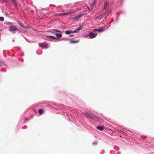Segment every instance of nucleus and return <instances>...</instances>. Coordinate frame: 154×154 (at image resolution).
Returning <instances> with one entry per match:
<instances>
[{"label":"nucleus","instance_id":"1","mask_svg":"<svg viewBox=\"0 0 154 154\" xmlns=\"http://www.w3.org/2000/svg\"><path fill=\"white\" fill-rule=\"evenodd\" d=\"M86 117L88 119H91V120H94L96 121H98L99 119V117L95 115L92 116L89 113L87 114Z\"/></svg>","mask_w":154,"mask_h":154},{"label":"nucleus","instance_id":"2","mask_svg":"<svg viewBox=\"0 0 154 154\" xmlns=\"http://www.w3.org/2000/svg\"><path fill=\"white\" fill-rule=\"evenodd\" d=\"M84 13H80L79 14L77 15L75 17L73 18V20H77L79 19L82 16L84 15Z\"/></svg>","mask_w":154,"mask_h":154},{"label":"nucleus","instance_id":"3","mask_svg":"<svg viewBox=\"0 0 154 154\" xmlns=\"http://www.w3.org/2000/svg\"><path fill=\"white\" fill-rule=\"evenodd\" d=\"M97 34V33L96 34L93 32H91L89 33L88 35L90 38H93L96 36Z\"/></svg>","mask_w":154,"mask_h":154},{"label":"nucleus","instance_id":"4","mask_svg":"<svg viewBox=\"0 0 154 154\" xmlns=\"http://www.w3.org/2000/svg\"><path fill=\"white\" fill-rule=\"evenodd\" d=\"M39 46L41 47H43L45 48H47L49 47L48 44L45 43H42L39 44Z\"/></svg>","mask_w":154,"mask_h":154},{"label":"nucleus","instance_id":"5","mask_svg":"<svg viewBox=\"0 0 154 154\" xmlns=\"http://www.w3.org/2000/svg\"><path fill=\"white\" fill-rule=\"evenodd\" d=\"M9 30L10 32H14V31L17 30L18 29L14 26H9Z\"/></svg>","mask_w":154,"mask_h":154},{"label":"nucleus","instance_id":"6","mask_svg":"<svg viewBox=\"0 0 154 154\" xmlns=\"http://www.w3.org/2000/svg\"><path fill=\"white\" fill-rule=\"evenodd\" d=\"M105 29L100 28L99 29H94V32H102L105 31Z\"/></svg>","mask_w":154,"mask_h":154},{"label":"nucleus","instance_id":"7","mask_svg":"<svg viewBox=\"0 0 154 154\" xmlns=\"http://www.w3.org/2000/svg\"><path fill=\"white\" fill-rule=\"evenodd\" d=\"M111 4V2H110L107 1L104 3V9H105L107 8L108 6Z\"/></svg>","mask_w":154,"mask_h":154},{"label":"nucleus","instance_id":"8","mask_svg":"<svg viewBox=\"0 0 154 154\" xmlns=\"http://www.w3.org/2000/svg\"><path fill=\"white\" fill-rule=\"evenodd\" d=\"M113 2H112V3H114L115 4H118V5H120V4L122 5V2L120 1V0H113Z\"/></svg>","mask_w":154,"mask_h":154},{"label":"nucleus","instance_id":"9","mask_svg":"<svg viewBox=\"0 0 154 154\" xmlns=\"http://www.w3.org/2000/svg\"><path fill=\"white\" fill-rule=\"evenodd\" d=\"M83 28V27L82 26H81L79 28H77L74 30L75 33H78L79 30Z\"/></svg>","mask_w":154,"mask_h":154},{"label":"nucleus","instance_id":"10","mask_svg":"<svg viewBox=\"0 0 154 154\" xmlns=\"http://www.w3.org/2000/svg\"><path fill=\"white\" fill-rule=\"evenodd\" d=\"M71 12H67L65 13H60L58 14V15L60 16H65L66 15H68L71 14Z\"/></svg>","mask_w":154,"mask_h":154},{"label":"nucleus","instance_id":"11","mask_svg":"<svg viewBox=\"0 0 154 154\" xmlns=\"http://www.w3.org/2000/svg\"><path fill=\"white\" fill-rule=\"evenodd\" d=\"M60 32V31L56 29H53L50 32L53 34H55V32Z\"/></svg>","mask_w":154,"mask_h":154},{"label":"nucleus","instance_id":"12","mask_svg":"<svg viewBox=\"0 0 154 154\" xmlns=\"http://www.w3.org/2000/svg\"><path fill=\"white\" fill-rule=\"evenodd\" d=\"M46 37L49 38L50 39H54V40H56V39H59L58 38H57L55 37L52 36H46Z\"/></svg>","mask_w":154,"mask_h":154},{"label":"nucleus","instance_id":"13","mask_svg":"<svg viewBox=\"0 0 154 154\" xmlns=\"http://www.w3.org/2000/svg\"><path fill=\"white\" fill-rule=\"evenodd\" d=\"M56 36L59 39V38H60L62 37V35L61 33H57L55 34Z\"/></svg>","mask_w":154,"mask_h":154},{"label":"nucleus","instance_id":"14","mask_svg":"<svg viewBox=\"0 0 154 154\" xmlns=\"http://www.w3.org/2000/svg\"><path fill=\"white\" fill-rule=\"evenodd\" d=\"M97 128L100 131H102L103 129V127L101 126H98L97 127Z\"/></svg>","mask_w":154,"mask_h":154},{"label":"nucleus","instance_id":"15","mask_svg":"<svg viewBox=\"0 0 154 154\" xmlns=\"http://www.w3.org/2000/svg\"><path fill=\"white\" fill-rule=\"evenodd\" d=\"M38 111L40 115H41L43 112V110L42 109H40L38 110Z\"/></svg>","mask_w":154,"mask_h":154},{"label":"nucleus","instance_id":"16","mask_svg":"<svg viewBox=\"0 0 154 154\" xmlns=\"http://www.w3.org/2000/svg\"><path fill=\"white\" fill-rule=\"evenodd\" d=\"M13 4L15 7H18V4L16 1L15 2H14Z\"/></svg>","mask_w":154,"mask_h":154},{"label":"nucleus","instance_id":"17","mask_svg":"<svg viewBox=\"0 0 154 154\" xmlns=\"http://www.w3.org/2000/svg\"><path fill=\"white\" fill-rule=\"evenodd\" d=\"M79 42V41H70V43H76Z\"/></svg>","mask_w":154,"mask_h":154},{"label":"nucleus","instance_id":"18","mask_svg":"<svg viewBox=\"0 0 154 154\" xmlns=\"http://www.w3.org/2000/svg\"><path fill=\"white\" fill-rule=\"evenodd\" d=\"M65 33L67 35H69L70 33V31L69 30H66L65 32Z\"/></svg>","mask_w":154,"mask_h":154},{"label":"nucleus","instance_id":"19","mask_svg":"<svg viewBox=\"0 0 154 154\" xmlns=\"http://www.w3.org/2000/svg\"><path fill=\"white\" fill-rule=\"evenodd\" d=\"M101 18H102V17H101V16H100V15H99V16H97L95 18V20H97V19H101Z\"/></svg>","mask_w":154,"mask_h":154},{"label":"nucleus","instance_id":"20","mask_svg":"<svg viewBox=\"0 0 154 154\" xmlns=\"http://www.w3.org/2000/svg\"><path fill=\"white\" fill-rule=\"evenodd\" d=\"M0 20L2 21H4V18L3 17H0Z\"/></svg>","mask_w":154,"mask_h":154},{"label":"nucleus","instance_id":"21","mask_svg":"<svg viewBox=\"0 0 154 154\" xmlns=\"http://www.w3.org/2000/svg\"><path fill=\"white\" fill-rule=\"evenodd\" d=\"M17 23L18 24V25H19L21 26H22V27H24L22 25V24L21 23H20L19 21L17 22Z\"/></svg>","mask_w":154,"mask_h":154},{"label":"nucleus","instance_id":"22","mask_svg":"<svg viewBox=\"0 0 154 154\" xmlns=\"http://www.w3.org/2000/svg\"><path fill=\"white\" fill-rule=\"evenodd\" d=\"M60 112V114L65 115V114H66V115H67V113H66L65 112L64 113L63 112Z\"/></svg>","mask_w":154,"mask_h":154},{"label":"nucleus","instance_id":"23","mask_svg":"<svg viewBox=\"0 0 154 154\" xmlns=\"http://www.w3.org/2000/svg\"><path fill=\"white\" fill-rule=\"evenodd\" d=\"M105 13H106L104 14H103L100 15L102 18L105 15Z\"/></svg>","mask_w":154,"mask_h":154},{"label":"nucleus","instance_id":"24","mask_svg":"<svg viewBox=\"0 0 154 154\" xmlns=\"http://www.w3.org/2000/svg\"><path fill=\"white\" fill-rule=\"evenodd\" d=\"M89 113L86 112H83V114L85 115L86 116H87V114H88Z\"/></svg>","mask_w":154,"mask_h":154},{"label":"nucleus","instance_id":"25","mask_svg":"<svg viewBox=\"0 0 154 154\" xmlns=\"http://www.w3.org/2000/svg\"><path fill=\"white\" fill-rule=\"evenodd\" d=\"M70 33H75L74 31L70 30Z\"/></svg>","mask_w":154,"mask_h":154},{"label":"nucleus","instance_id":"26","mask_svg":"<svg viewBox=\"0 0 154 154\" xmlns=\"http://www.w3.org/2000/svg\"><path fill=\"white\" fill-rule=\"evenodd\" d=\"M94 145L97 144V141H95L93 142V143Z\"/></svg>","mask_w":154,"mask_h":154},{"label":"nucleus","instance_id":"27","mask_svg":"<svg viewBox=\"0 0 154 154\" xmlns=\"http://www.w3.org/2000/svg\"><path fill=\"white\" fill-rule=\"evenodd\" d=\"M123 133L125 134H127V133H126V132L125 131H124L123 132Z\"/></svg>","mask_w":154,"mask_h":154},{"label":"nucleus","instance_id":"28","mask_svg":"<svg viewBox=\"0 0 154 154\" xmlns=\"http://www.w3.org/2000/svg\"><path fill=\"white\" fill-rule=\"evenodd\" d=\"M36 53L38 55H40L42 54V52H41V53H38V52H37Z\"/></svg>","mask_w":154,"mask_h":154},{"label":"nucleus","instance_id":"29","mask_svg":"<svg viewBox=\"0 0 154 154\" xmlns=\"http://www.w3.org/2000/svg\"><path fill=\"white\" fill-rule=\"evenodd\" d=\"M26 41L27 42H29V39H26Z\"/></svg>","mask_w":154,"mask_h":154},{"label":"nucleus","instance_id":"30","mask_svg":"<svg viewBox=\"0 0 154 154\" xmlns=\"http://www.w3.org/2000/svg\"><path fill=\"white\" fill-rule=\"evenodd\" d=\"M12 2L13 3H14V2H15L16 1L15 0H12Z\"/></svg>","mask_w":154,"mask_h":154},{"label":"nucleus","instance_id":"31","mask_svg":"<svg viewBox=\"0 0 154 154\" xmlns=\"http://www.w3.org/2000/svg\"><path fill=\"white\" fill-rule=\"evenodd\" d=\"M106 14H107V15H108L109 14V12L108 11L107 12H106Z\"/></svg>","mask_w":154,"mask_h":154},{"label":"nucleus","instance_id":"32","mask_svg":"<svg viewBox=\"0 0 154 154\" xmlns=\"http://www.w3.org/2000/svg\"><path fill=\"white\" fill-rule=\"evenodd\" d=\"M74 36V35H69V36H70V37H72V36Z\"/></svg>","mask_w":154,"mask_h":154},{"label":"nucleus","instance_id":"33","mask_svg":"<svg viewBox=\"0 0 154 154\" xmlns=\"http://www.w3.org/2000/svg\"><path fill=\"white\" fill-rule=\"evenodd\" d=\"M27 120H28V119H26L24 121H25Z\"/></svg>","mask_w":154,"mask_h":154},{"label":"nucleus","instance_id":"34","mask_svg":"<svg viewBox=\"0 0 154 154\" xmlns=\"http://www.w3.org/2000/svg\"><path fill=\"white\" fill-rule=\"evenodd\" d=\"M12 41L13 42H15V40H13Z\"/></svg>","mask_w":154,"mask_h":154},{"label":"nucleus","instance_id":"35","mask_svg":"<svg viewBox=\"0 0 154 154\" xmlns=\"http://www.w3.org/2000/svg\"><path fill=\"white\" fill-rule=\"evenodd\" d=\"M104 8H102V10H104Z\"/></svg>","mask_w":154,"mask_h":154},{"label":"nucleus","instance_id":"36","mask_svg":"<svg viewBox=\"0 0 154 154\" xmlns=\"http://www.w3.org/2000/svg\"><path fill=\"white\" fill-rule=\"evenodd\" d=\"M86 36V37H88V35H86V36Z\"/></svg>","mask_w":154,"mask_h":154},{"label":"nucleus","instance_id":"37","mask_svg":"<svg viewBox=\"0 0 154 154\" xmlns=\"http://www.w3.org/2000/svg\"><path fill=\"white\" fill-rule=\"evenodd\" d=\"M117 20H118V19H117L116 21H117Z\"/></svg>","mask_w":154,"mask_h":154}]
</instances>
